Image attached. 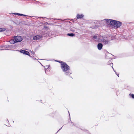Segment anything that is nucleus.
Returning a JSON list of instances; mask_svg holds the SVG:
<instances>
[{"label": "nucleus", "instance_id": "nucleus-1", "mask_svg": "<svg viewBox=\"0 0 134 134\" xmlns=\"http://www.w3.org/2000/svg\"><path fill=\"white\" fill-rule=\"evenodd\" d=\"M62 63L61 64V69L64 72L65 74L66 75H70L71 72L70 70V67L65 63L62 61H57Z\"/></svg>", "mask_w": 134, "mask_h": 134}, {"label": "nucleus", "instance_id": "nucleus-3", "mask_svg": "<svg viewBox=\"0 0 134 134\" xmlns=\"http://www.w3.org/2000/svg\"><path fill=\"white\" fill-rule=\"evenodd\" d=\"M113 21V25L115 28L117 29L120 27L122 24V23L118 21L114 20Z\"/></svg>", "mask_w": 134, "mask_h": 134}, {"label": "nucleus", "instance_id": "nucleus-10", "mask_svg": "<svg viewBox=\"0 0 134 134\" xmlns=\"http://www.w3.org/2000/svg\"><path fill=\"white\" fill-rule=\"evenodd\" d=\"M84 15L82 14L79 15L78 14L77 15L76 17L77 19H81L83 17Z\"/></svg>", "mask_w": 134, "mask_h": 134}, {"label": "nucleus", "instance_id": "nucleus-4", "mask_svg": "<svg viewBox=\"0 0 134 134\" xmlns=\"http://www.w3.org/2000/svg\"><path fill=\"white\" fill-rule=\"evenodd\" d=\"M102 21L105 22L107 24L110 25H113V21H114V20H111L109 19H105Z\"/></svg>", "mask_w": 134, "mask_h": 134}, {"label": "nucleus", "instance_id": "nucleus-7", "mask_svg": "<svg viewBox=\"0 0 134 134\" xmlns=\"http://www.w3.org/2000/svg\"><path fill=\"white\" fill-rule=\"evenodd\" d=\"M9 47V45H8L1 46L0 47V50H7Z\"/></svg>", "mask_w": 134, "mask_h": 134}, {"label": "nucleus", "instance_id": "nucleus-17", "mask_svg": "<svg viewBox=\"0 0 134 134\" xmlns=\"http://www.w3.org/2000/svg\"><path fill=\"white\" fill-rule=\"evenodd\" d=\"M74 28L72 27H70V30L72 32H74L75 31V30L74 29Z\"/></svg>", "mask_w": 134, "mask_h": 134}, {"label": "nucleus", "instance_id": "nucleus-25", "mask_svg": "<svg viewBox=\"0 0 134 134\" xmlns=\"http://www.w3.org/2000/svg\"><path fill=\"white\" fill-rule=\"evenodd\" d=\"M71 123L72 124H73V122H71Z\"/></svg>", "mask_w": 134, "mask_h": 134}, {"label": "nucleus", "instance_id": "nucleus-22", "mask_svg": "<svg viewBox=\"0 0 134 134\" xmlns=\"http://www.w3.org/2000/svg\"><path fill=\"white\" fill-rule=\"evenodd\" d=\"M115 71V74H116V75H117L118 74H117V73L116 72H115V71Z\"/></svg>", "mask_w": 134, "mask_h": 134}, {"label": "nucleus", "instance_id": "nucleus-18", "mask_svg": "<svg viewBox=\"0 0 134 134\" xmlns=\"http://www.w3.org/2000/svg\"><path fill=\"white\" fill-rule=\"evenodd\" d=\"M130 95L131 96L132 98L134 99V94H130Z\"/></svg>", "mask_w": 134, "mask_h": 134}, {"label": "nucleus", "instance_id": "nucleus-15", "mask_svg": "<svg viewBox=\"0 0 134 134\" xmlns=\"http://www.w3.org/2000/svg\"><path fill=\"white\" fill-rule=\"evenodd\" d=\"M10 43L11 44H13L14 43H15V42H14V40H11L10 41Z\"/></svg>", "mask_w": 134, "mask_h": 134}, {"label": "nucleus", "instance_id": "nucleus-2", "mask_svg": "<svg viewBox=\"0 0 134 134\" xmlns=\"http://www.w3.org/2000/svg\"><path fill=\"white\" fill-rule=\"evenodd\" d=\"M99 40L100 41V42H102L104 45H110L111 44L110 40H109L105 36H100L99 38Z\"/></svg>", "mask_w": 134, "mask_h": 134}, {"label": "nucleus", "instance_id": "nucleus-12", "mask_svg": "<svg viewBox=\"0 0 134 134\" xmlns=\"http://www.w3.org/2000/svg\"><path fill=\"white\" fill-rule=\"evenodd\" d=\"M13 14H14L16 15H18L19 16H27L26 15H24L23 14H20V13H13Z\"/></svg>", "mask_w": 134, "mask_h": 134}, {"label": "nucleus", "instance_id": "nucleus-24", "mask_svg": "<svg viewBox=\"0 0 134 134\" xmlns=\"http://www.w3.org/2000/svg\"><path fill=\"white\" fill-rule=\"evenodd\" d=\"M117 75L118 76V77H119V74H118Z\"/></svg>", "mask_w": 134, "mask_h": 134}, {"label": "nucleus", "instance_id": "nucleus-19", "mask_svg": "<svg viewBox=\"0 0 134 134\" xmlns=\"http://www.w3.org/2000/svg\"><path fill=\"white\" fill-rule=\"evenodd\" d=\"M31 53L32 54H33L34 55L35 54V52H34L33 51H32Z\"/></svg>", "mask_w": 134, "mask_h": 134}, {"label": "nucleus", "instance_id": "nucleus-13", "mask_svg": "<svg viewBox=\"0 0 134 134\" xmlns=\"http://www.w3.org/2000/svg\"><path fill=\"white\" fill-rule=\"evenodd\" d=\"M108 64L110 65L111 67H113V64L112 63V61L111 60H109V61L108 63Z\"/></svg>", "mask_w": 134, "mask_h": 134}, {"label": "nucleus", "instance_id": "nucleus-6", "mask_svg": "<svg viewBox=\"0 0 134 134\" xmlns=\"http://www.w3.org/2000/svg\"><path fill=\"white\" fill-rule=\"evenodd\" d=\"M20 53H23L24 54L28 55L30 57H31L30 55V53L28 51H26L25 50H22L20 51Z\"/></svg>", "mask_w": 134, "mask_h": 134}, {"label": "nucleus", "instance_id": "nucleus-9", "mask_svg": "<svg viewBox=\"0 0 134 134\" xmlns=\"http://www.w3.org/2000/svg\"><path fill=\"white\" fill-rule=\"evenodd\" d=\"M103 45L101 43H99L97 44V48L98 50H100L102 48Z\"/></svg>", "mask_w": 134, "mask_h": 134}, {"label": "nucleus", "instance_id": "nucleus-21", "mask_svg": "<svg viewBox=\"0 0 134 134\" xmlns=\"http://www.w3.org/2000/svg\"><path fill=\"white\" fill-rule=\"evenodd\" d=\"M62 128V127H61V128H60L59 130L58 131H58H59Z\"/></svg>", "mask_w": 134, "mask_h": 134}, {"label": "nucleus", "instance_id": "nucleus-23", "mask_svg": "<svg viewBox=\"0 0 134 134\" xmlns=\"http://www.w3.org/2000/svg\"><path fill=\"white\" fill-rule=\"evenodd\" d=\"M68 111V113H69V116H70V113H69V111Z\"/></svg>", "mask_w": 134, "mask_h": 134}, {"label": "nucleus", "instance_id": "nucleus-16", "mask_svg": "<svg viewBox=\"0 0 134 134\" xmlns=\"http://www.w3.org/2000/svg\"><path fill=\"white\" fill-rule=\"evenodd\" d=\"M5 29H2L0 28V32L3 31H5Z\"/></svg>", "mask_w": 134, "mask_h": 134}, {"label": "nucleus", "instance_id": "nucleus-20", "mask_svg": "<svg viewBox=\"0 0 134 134\" xmlns=\"http://www.w3.org/2000/svg\"><path fill=\"white\" fill-rule=\"evenodd\" d=\"M33 59H36V58H35L34 57H33L32 58Z\"/></svg>", "mask_w": 134, "mask_h": 134}, {"label": "nucleus", "instance_id": "nucleus-8", "mask_svg": "<svg viewBox=\"0 0 134 134\" xmlns=\"http://www.w3.org/2000/svg\"><path fill=\"white\" fill-rule=\"evenodd\" d=\"M42 36L41 35H37L34 36L33 38V39L34 40H39L42 38Z\"/></svg>", "mask_w": 134, "mask_h": 134}, {"label": "nucleus", "instance_id": "nucleus-11", "mask_svg": "<svg viewBox=\"0 0 134 134\" xmlns=\"http://www.w3.org/2000/svg\"><path fill=\"white\" fill-rule=\"evenodd\" d=\"M92 39L95 41H97L98 39H97V36L95 35H94L92 37Z\"/></svg>", "mask_w": 134, "mask_h": 134}, {"label": "nucleus", "instance_id": "nucleus-14", "mask_svg": "<svg viewBox=\"0 0 134 134\" xmlns=\"http://www.w3.org/2000/svg\"><path fill=\"white\" fill-rule=\"evenodd\" d=\"M67 35L71 37H73L75 35V34H74L73 33H68L67 34Z\"/></svg>", "mask_w": 134, "mask_h": 134}, {"label": "nucleus", "instance_id": "nucleus-5", "mask_svg": "<svg viewBox=\"0 0 134 134\" xmlns=\"http://www.w3.org/2000/svg\"><path fill=\"white\" fill-rule=\"evenodd\" d=\"M14 42L17 43L21 41L23 39L20 36H15L14 39Z\"/></svg>", "mask_w": 134, "mask_h": 134}]
</instances>
